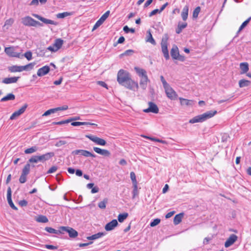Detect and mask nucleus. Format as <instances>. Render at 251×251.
Segmentation results:
<instances>
[{"instance_id":"obj_41","label":"nucleus","mask_w":251,"mask_h":251,"mask_svg":"<svg viewBox=\"0 0 251 251\" xmlns=\"http://www.w3.org/2000/svg\"><path fill=\"white\" fill-rule=\"evenodd\" d=\"M27 107V104H25L21 108H20L18 110L16 111L19 116L24 113L25 111L26 108Z\"/></svg>"},{"instance_id":"obj_40","label":"nucleus","mask_w":251,"mask_h":251,"mask_svg":"<svg viewBox=\"0 0 251 251\" xmlns=\"http://www.w3.org/2000/svg\"><path fill=\"white\" fill-rule=\"evenodd\" d=\"M251 20V17H249L247 20H246L245 22H244L242 23V24L240 26L239 30H238V32H240V31H241L248 24V23L250 22Z\"/></svg>"},{"instance_id":"obj_43","label":"nucleus","mask_w":251,"mask_h":251,"mask_svg":"<svg viewBox=\"0 0 251 251\" xmlns=\"http://www.w3.org/2000/svg\"><path fill=\"white\" fill-rule=\"evenodd\" d=\"M201 11V8L199 6L197 7L194 10L193 13V17L194 18H197Z\"/></svg>"},{"instance_id":"obj_42","label":"nucleus","mask_w":251,"mask_h":251,"mask_svg":"<svg viewBox=\"0 0 251 251\" xmlns=\"http://www.w3.org/2000/svg\"><path fill=\"white\" fill-rule=\"evenodd\" d=\"M27 107V104H25L21 108H20L18 110L16 111L19 116L24 113L25 111L26 108Z\"/></svg>"},{"instance_id":"obj_16","label":"nucleus","mask_w":251,"mask_h":251,"mask_svg":"<svg viewBox=\"0 0 251 251\" xmlns=\"http://www.w3.org/2000/svg\"><path fill=\"white\" fill-rule=\"evenodd\" d=\"M237 236L234 234L230 235L225 243V246L228 248L231 246L237 240Z\"/></svg>"},{"instance_id":"obj_12","label":"nucleus","mask_w":251,"mask_h":251,"mask_svg":"<svg viewBox=\"0 0 251 251\" xmlns=\"http://www.w3.org/2000/svg\"><path fill=\"white\" fill-rule=\"evenodd\" d=\"M74 155H81L85 157H95L96 155L91 152L84 150H76L72 151V153Z\"/></svg>"},{"instance_id":"obj_19","label":"nucleus","mask_w":251,"mask_h":251,"mask_svg":"<svg viewBox=\"0 0 251 251\" xmlns=\"http://www.w3.org/2000/svg\"><path fill=\"white\" fill-rule=\"evenodd\" d=\"M118 223L116 220H113L110 222L107 223L105 226V229L106 231H110L113 230L116 226H117Z\"/></svg>"},{"instance_id":"obj_28","label":"nucleus","mask_w":251,"mask_h":251,"mask_svg":"<svg viewBox=\"0 0 251 251\" xmlns=\"http://www.w3.org/2000/svg\"><path fill=\"white\" fill-rule=\"evenodd\" d=\"M183 213H179L176 215L174 218V223L175 225L179 224L182 221Z\"/></svg>"},{"instance_id":"obj_47","label":"nucleus","mask_w":251,"mask_h":251,"mask_svg":"<svg viewBox=\"0 0 251 251\" xmlns=\"http://www.w3.org/2000/svg\"><path fill=\"white\" fill-rule=\"evenodd\" d=\"M130 176L133 184H137L135 174L133 172H132L130 173Z\"/></svg>"},{"instance_id":"obj_35","label":"nucleus","mask_w":251,"mask_h":251,"mask_svg":"<svg viewBox=\"0 0 251 251\" xmlns=\"http://www.w3.org/2000/svg\"><path fill=\"white\" fill-rule=\"evenodd\" d=\"M36 221L39 223H46L49 220L47 217L44 215L39 216L36 219Z\"/></svg>"},{"instance_id":"obj_1","label":"nucleus","mask_w":251,"mask_h":251,"mask_svg":"<svg viewBox=\"0 0 251 251\" xmlns=\"http://www.w3.org/2000/svg\"><path fill=\"white\" fill-rule=\"evenodd\" d=\"M117 81L121 85L132 91H135L139 88L138 83L131 78L129 73L123 69L120 70L118 73Z\"/></svg>"},{"instance_id":"obj_30","label":"nucleus","mask_w":251,"mask_h":251,"mask_svg":"<svg viewBox=\"0 0 251 251\" xmlns=\"http://www.w3.org/2000/svg\"><path fill=\"white\" fill-rule=\"evenodd\" d=\"M15 99V96L14 94L10 93L8 94L7 96L2 98L0 101H6L8 100H14Z\"/></svg>"},{"instance_id":"obj_23","label":"nucleus","mask_w":251,"mask_h":251,"mask_svg":"<svg viewBox=\"0 0 251 251\" xmlns=\"http://www.w3.org/2000/svg\"><path fill=\"white\" fill-rule=\"evenodd\" d=\"M179 99L182 105L192 106L194 103V101L193 100H189L182 98H179Z\"/></svg>"},{"instance_id":"obj_14","label":"nucleus","mask_w":251,"mask_h":251,"mask_svg":"<svg viewBox=\"0 0 251 251\" xmlns=\"http://www.w3.org/2000/svg\"><path fill=\"white\" fill-rule=\"evenodd\" d=\"M12 196V191L10 187H8L7 191V199L8 204L14 210H17L18 208L14 204L11 198Z\"/></svg>"},{"instance_id":"obj_51","label":"nucleus","mask_w":251,"mask_h":251,"mask_svg":"<svg viewBox=\"0 0 251 251\" xmlns=\"http://www.w3.org/2000/svg\"><path fill=\"white\" fill-rule=\"evenodd\" d=\"M70 122H71V120H69V119H67L66 120L61 121L58 122H53L52 124L53 125H63V124L69 123Z\"/></svg>"},{"instance_id":"obj_48","label":"nucleus","mask_w":251,"mask_h":251,"mask_svg":"<svg viewBox=\"0 0 251 251\" xmlns=\"http://www.w3.org/2000/svg\"><path fill=\"white\" fill-rule=\"evenodd\" d=\"M110 14V11H107L105 13H104L101 17L100 18V20L103 22L105 21V20L108 17Z\"/></svg>"},{"instance_id":"obj_56","label":"nucleus","mask_w":251,"mask_h":251,"mask_svg":"<svg viewBox=\"0 0 251 251\" xmlns=\"http://www.w3.org/2000/svg\"><path fill=\"white\" fill-rule=\"evenodd\" d=\"M44 246L46 249L50 250H54L57 249V246H54L53 245H45Z\"/></svg>"},{"instance_id":"obj_2","label":"nucleus","mask_w":251,"mask_h":251,"mask_svg":"<svg viewBox=\"0 0 251 251\" xmlns=\"http://www.w3.org/2000/svg\"><path fill=\"white\" fill-rule=\"evenodd\" d=\"M216 110H210L202 114L198 115L190 119L189 121L190 124L196 123H202L206 120L213 117L217 114Z\"/></svg>"},{"instance_id":"obj_61","label":"nucleus","mask_w":251,"mask_h":251,"mask_svg":"<svg viewBox=\"0 0 251 251\" xmlns=\"http://www.w3.org/2000/svg\"><path fill=\"white\" fill-rule=\"evenodd\" d=\"M68 109V106L67 105H64L61 107H58L55 108L56 112L58 111H60V110H66Z\"/></svg>"},{"instance_id":"obj_57","label":"nucleus","mask_w":251,"mask_h":251,"mask_svg":"<svg viewBox=\"0 0 251 251\" xmlns=\"http://www.w3.org/2000/svg\"><path fill=\"white\" fill-rule=\"evenodd\" d=\"M26 175H24L23 174H22L21 175L20 178H19V181L20 183H24L25 182V181L26 180Z\"/></svg>"},{"instance_id":"obj_5","label":"nucleus","mask_w":251,"mask_h":251,"mask_svg":"<svg viewBox=\"0 0 251 251\" xmlns=\"http://www.w3.org/2000/svg\"><path fill=\"white\" fill-rule=\"evenodd\" d=\"M22 24L25 25L27 26H42L43 24L40 23L39 22L37 21L30 17V16H25L23 17L21 19Z\"/></svg>"},{"instance_id":"obj_17","label":"nucleus","mask_w":251,"mask_h":251,"mask_svg":"<svg viewBox=\"0 0 251 251\" xmlns=\"http://www.w3.org/2000/svg\"><path fill=\"white\" fill-rule=\"evenodd\" d=\"M50 71V67L44 66L38 70L37 75L39 76H42L47 75Z\"/></svg>"},{"instance_id":"obj_60","label":"nucleus","mask_w":251,"mask_h":251,"mask_svg":"<svg viewBox=\"0 0 251 251\" xmlns=\"http://www.w3.org/2000/svg\"><path fill=\"white\" fill-rule=\"evenodd\" d=\"M19 116H20L19 115L18 113L16 111H15L10 116V120H13Z\"/></svg>"},{"instance_id":"obj_21","label":"nucleus","mask_w":251,"mask_h":251,"mask_svg":"<svg viewBox=\"0 0 251 251\" xmlns=\"http://www.w3.org/2000/svg\"><path fill=\"white\" fill-rule=\"evenodd\" d=\"M19 78H20V77H16V76L11 77H6V78H4L2 80V82L3 83L7 84H10V83H14L17 82V81H18V80L19 79Z\"/></svg>"},{"instance_id":"obj_11","label":"nucleus","mask_w":251,"mask_h":251,"mask_svg":"<svg viewBox=\"0 0 251 251\" xmlns=\"http://www.w3.org/2000/svg\"><path fill=\"white\" fill-rule=\"evenodd\" d=\"M62 230V234L64 233V232L68 233L70 238H75L77 236L78 232L72 227L68 226H61Z\"/></svg>"},{"instance_id":"obj_15","label":"nucleus","mask_w":251,"mask_h":251,"mask_svg":"<svg viewBox=\"0 0 251 251\" xmlns=\"http://www.w3.org/2000/svg\"><path fill=\"white\" fill-rule=\"evenodd\" d=\"M32 15H33V16L36 18L37 19H38V20H39L40 21H42V22H43L44 23H45L46 24H50V25H57V23L56 22L51 20H50V19H46L43 17H41V16H40L38 14H32Z\"/></svg>"},{"instance_id":"obj_49","label":"nucleus","mask_w":251,"mask_h":251,"mask_svg":"<svg viewBox=\"0 0 251 251\" xmlns=\"http://www.w3.org/2000/svg\"><path fill=\"white\" fill-rule=\"evenodd\" d=\"M143 137L145 138H147V139H149L152 141H156V142H159V143H163V144H164L166 143V142L164 140H160L159 139H156V138H151V137H148V136H142Z\"/></svg>"},{"instance_id":"obj_8","label":"nucleus","mask_w":251,"mask_h":251,"mask_svg":"<svg viewBox=\"0 0 251 251\" xmlns=\"http://www.w3.org/2000/svg\"><path fill=\"white\" fill-rule=\"evenodd\" d=\"M63 43V40L61 39H57L55 40L54 44L48 48V50L55 52L61 48Z\"/></svg>"},{"instance_id":"obj_18","label":"nucleus","mask_w":251,"mask_h":251,"mask_svg":"<svg viewBox=\"0 0 251 251\" xmlns=\"http://www.w3.org/2000/svg\"><path fill=\"white\" fill-rule=\"evenodd\" d=\"M94 151L98 154L104 156H109L110 155V152L107 150L101 149L98 147H94Z\"/></svg>"},{"instance_id":"obj_27","label":"nucleus","mask_w":251,"mask_h":251,"mask_svg":"<svg viewBox=\"0 0 251 251\" xmlns=\"http://www.w3.org/2000/svg\"><path fill=\"white\" fill-rule=\"evenodd\" d=\"M45 230L50 233L56 234H62V230L61 229V227L59 228V230H56L50 227H45Z\"/></svg>"},{"instance_id":"obj_53","label":"nucleus","mask_w":251,"mask_h":251,"mask_svg":"<svg viewBox=\"0 0 251 251\" xmlns=\"http://www.w3.org/2000/svg\"><path fill=\"white\" fill-rule=\"evenodd\" d=\"M123 30L126 33L130 32L131 33L135 32V29L134 28H129L127 25H126L123 28Z\"/></svg>"},{"instance_id":"obj_31","label":"nucleus","mask_w":251,"mask_h":251,"mask_svg":"<svg viewBox=\"0 0 251 251\" xmlns=\"http://www.w3.org/2000/svg\"><path fill=\"white\" fill-rule=\"evenodd\" d=\"M14 20L13 18H10L6 20L5 22L3 27L6 28V29H8L9 27H10L14 23Z\"/></svg>"},{"instance_id":"obj_36","label":"nucleus","mask_w":251,"mask_h":251,"mask_svg":"<svg viewBox=\"0 0 251 251\" xmlns=\"http://www.w3.org/2000/svg\"><path fill=\"white\" fill-rule=\"evenodd\" d=\"M73 15L72 12H65L63 13H60L56 15V17L59 19H62L64 18L65 17H66L67 16H69Z\"/></svg>"},{"instance_id":"obj_34","label":"nucleus","mask_w":251,"mask_h":251,"mask_svg":"<svg viewBox=\"0 0 251 251\" xmlns=\"http://www.w3.org/2000/svg\"><path fill=\"white\" fill-rule=\"evenodd\" d=\"M104 235L102 232H99L97 234H94L92 236H88L87 239L89 240H95L102 237Z\"/></svg>"},{"instance_id":"obj_37","label":"nucleus","mask_w":251,"mask_h":251,"mask_svg":"<svg viewBox=\"0 0 251 251\" xmlns=\"http://www.w3.org/2000/svg\"><path fill=\"white\" fill-rule=\"evenodd\" d=\"M127 213H124L123 214H120L118 215V219L119 222L122 223L126 219V218L128 217Z\"/></svg>"},{"instance_id":"obj_10","label":"nucleus","mask_w":251,"mask_h":251,"mask_svg":"<svg viewBox=\"0 0 251 251\" xmlns=\"http://www.w3.org/2000/svg\"><path fill=\"white\" fill-rule=\"evenodd\" d=\"M86 137L89 139L97 145L105 146L106 144V142L104 139L100 138L97 136L92 135H86Z\"/></svg>"},{"instance_id":"obj_63","label":"nucleus","mask_w":251,"mask_h":251,"mask_svg":"<svg viewBox=\"0 0 251 251\" xmlns=\"http://www.w3.org/2000/svg\"><path fill=\"white\" fill-rule=\"evenodd\" d=\"M157 13H161L159 11V9H155L153 10H152L149 14V16L150 17H151L154 15H155L156 14H157Z\"/></svg>"},{"instance_id":"obj_4","label":"nucleus","mask_w":251,"mask_h":251,"mask_svg":"<svg viewBox=\"0 0 251 251\" xmlns=\"http://www.w3.org/2000/svg\"><path fill=\"white\" fill-rule=\"evenodd\" d=\"M34 64V63H30L25 66L13 65L9 67L8 70L11 73L21 72L23 71H26L28 69H32Z\"/></svg>"},{"instance_id":"obj_55","label":"nucleus","mask_w":251,"mask_h":251,"mask_svg":"<svg viewBox=\"0 0 251 251\" xmlns=\"http://www.w3.org/2000/svg\"><path fill=\"white\" fill-rule=\"evenodd\" d=\"M28 60H30L32 59V52L30 51L26 52L24 55Z\"/></svg>"},{"instance_id":"obj_64","label":"nucleus","mask_w":251,"mask_h":251,"mask_svg":"<svg viewBox=\"0 0 251 251\" xmlns=\"http://www.w3.org/2000/svg\"><path fill=\"white\" fill-rule=\"evenodd\" d=\"M181 29H183L187 26V24L186 23H179L177 25Z\"/></svg>"},{"instance_id":"obj_39","label":"nucleus","mask_w":251,"mask_h":251,"mask_svg":"<svg viewBox=\"0 0 251 251\" xmlns=\"http://www.w3.org/2000/svg\"><path fill=\"white\" fill-rule=\"evenodd\" d=\"M108 202L107 199H104L102 201L98 203V206L100 209H105L106 208V203Z\"/></svg>"},{"instance_id":"obj_22","label":"nucleus","mask_w":251,"mask_h":251,"mask_svg":"<svg viewBox=\"0 0 251 251\" xmlns=\"http://www.w3.org/2000/svg\"><path fill=\"white\" fill-rule=\"evenodd\" d=\"M150 82V80L148 78V77H144L143 78H141L140 81V85L141 87L143 89L145 90L147 87V84Z\"/></svg>"},{"instance_id":"obj_7","label":"nucleus","mask_w":251,"mask_h":251,"mask_svg":"<svg viewBox=\"0 0 251 251\" xmlns=\"http://www.w3.org/2000/svg\"><path fill=\"white\" fill-rule=\"evenodd\" d=\"M171 55L172 57L176 60H178L181 61H184L185 60V57L179 54L178 49L176 45L173 46L171 50Z\"/></svg>"},{"instance_id":"obj_50","label":"nucleus","mask_w":251,"mask_h":251,"mask_svg":"<svg viewBox=\"0 0 251 251\" xmlns=\"http://www.w3.org/2000/svg\"><path fill=\"white\" fill-rule=\"evenodd\" d=\"M67 143V142L65 140H59L55 143V146L56 147H60L66 144Z\"/></svg>"},{"instance_id":"obj_6","label":"nucleus","mask_w":251,"mask_h":251,"mask_svg":"<svg viewBox=\"0 0 251 251\" xmlns=\"http://www.w3.org/2000/svg\"><path fill=\"white\" fill-rule=\"evenodd\" d=\"M168 39L169 37L168 34H164L162 38L161 43L162 51L163 53L164 57L166 60L169 59L170 58L167 47Z\"/></svg>"},{"instance_id":"obj_52","label":"nucleus","mask_w":251,"mask_h":251,"mask_svg":"<svg viewBox=\"0 0 251 251\" xmlns=\"http://www.w3.org/2000/svg\"><path fill=\"white\" fill-rule=\"evenodd\" d=\"M160 222V220L159 219H154L153 221L150 223V226L151 227L155 226L158 225Z\"/></svg>"},{"instance_id":"obj_45","label":"nucleus","mask_w":251,"mask_h":251,"mask_svg":"<svg viewBox=\"0 0 251 251\" xmlns=\"http://www.w3.org/2000/svg\"><path fill=\"white\" fill-rule=\"evenodd\" d=\"M56 112V110L55 108L50 109L47 111H46L43 115L42 116H47L51 114L54 113Z\"/></svg>"},{"instance_id":"obj_29","label":"nucleus","mask_w":251,"mask_h":251,"mask_svg":"<svg viewBox=\"0 0 251 251\" xmlns=\"http://www.w3.org/2000/svg\"><path fill=\"white\" fill-rule=\"evenodd\" d=\"M148 35H147V36L146 37V41L147 42H150L151 44L155 45L156 44V42H155L154 39H153V38L152 37V34H151V31H148Z\"/></svg>"},{"instance_id":"obj_26","label":"nucleus","mask_w":251,"mask_h":251,"mask_svg":"<svg viewBox=\"0 0 251 251\" xmlns=\"http://www.w3.org/2000/svg\"><path fill=\"white\" fill-rule=\"evenodd\" d=\"M189 6L186 5L183 8L181 12V17L183 21H186L187 19L188 15Z\"/></svg>"},{"instance_id":"obj_62","label":"nucleus","mask_w":251,"mask_h":251,"mask_svg":"<svg viewBox=\"0 0 251 251\" xmlns=\"http://www.w3.org/2000/svg\"><path fill=\"white\" fill-rule=\"evenodd\" d=\"M19 204L21 206H26L27 205V201L26 200H23L19 201Z\"/></svg>"},{"instance_id":"obj_13","label":"nucleus","mask_w":251,"mask_h":251,"mask_svg":"<svg viewBox=\"0 0 251 251\" xmlns=\"http://www.w3.org/2000/svg\"><path fill=\"white\" fill-rule=\"evenodd\" d=\"M149 107L147 109H144L143 111L145 113L152 112L153 113H158L159 109L157 106L152 102H149Z\"/></svg>"},{"instance_id":"obj_44","label":"nucleus","mask_w":251,"mask_h":251,"mask_svg":"<svg viewBox=\"0 0 251 251\" xmlns=\"http://www.w3.org/2000/svg\"><path fill=\"white\" fill-rule=\"evenodd\" d=\"M133 190L132 191V199H134L136 196L138 194V188H137V184H133Z\"/></svg>"},{"instance_id":"obj_38","label":"nucleus","mask_w":251,"mask_h":251,"mask_svg":"<svg viewBox=\"0 0 251 251\" xmlns=\"http://www.w3.org/2000/svg\"><path fill=\"white\" fill-rule=\"evenodd\" d=\"M30 171V164L29 163H27L23 168L22 170V174L24 175H27Z\"/></svg>"},{"instance_id":"obj_58","label":"nucleus","mask_w":251,"mask_h":251,"mask_svg":"<svg viewBox=\"0 0 251 251\" xmlns=\"http://www.w3.org/2000/svg\"><path fill=\"white\" fill-rule=\"evenodd\" d=\"M160 80L162 83V84H163V87H165L166 86H167L168 85H169L167 82V81L165 80V79H164V77L163 75H161L160 76Z\"/></svg>"},{"instance_id":"obj_32","label":"nucleus","mask_w":251,"mask_h":251,"mask_svg":"<svg viewBox=\"0 0 251 251\" xmlns=\"http://www.w3.org/2000/svg\"><path fill=\"white\" fill-rule=\"evenodd\" d=\"M38 150V147L36 146H34L31 147L30 148L27 149L25 150V154H31L34 153L37 151Z\"/></svg>"},{"instance_id":"obj_9","label":"nucleus","mask_w":251,"mask_h":251,"mask_svg":"<svg viewBox=\"0 0 251 251\" xmlns=\"http://www.w3.org/2000/svg\"><path fill=\"white\" fill-rule=\"evenodd\" d=\"M164 88L168 98L172 100H174L176 99L177 96L176 93L170 86V85H168L167 86L164 87Z\"/></svg>"},{"instance_id":"obj_54","label":"nucleus","mask_w":251,"mask_h":251,"mask_svg":"<svg viewBox=\"0 0 251 251\" xmlns=\"http://www.w3.org/2000/svg\"><path fill=\"white\" fill-rule=\"evenodd\" d=\"M103 21L99 19L94 25L92 30L96 29L98 27L101 25L103 24Z\"/></svg>"},{"instance_id":"obj_25","label":"nucleus","mask_w":251,"mask_h":251,"mask_svg":"<svg viewBox=\"0 0 251 251\" xmlns=\"http://www.w3.org/2000/svg\"><path fill=\"white\" fill-rule=\"evenodd\" d=\"M240 68L241 70V74L246 73L249 70V65L247 62L241 63L240 64Z\"/></svg>"},{"instance_id":"obj_46","label":"nucleus","mask_w":251,"mask_h":251,"mask_svg":"<svg viewBox=\"0 0 251 251\" xmlns=\"http://www.w3.org/2000/svg\"><path fill=\"white\" fill-rule=\"evenodd\" d=\"M134 52V50H126L124 53H122L120 55V56L122 57L123 56H130L132 55Z\"/></svg>"},{"instance_id":"obj_33","label":"nucleus","mask_w":251,"mask_h":251,"mask_svg":"<svg viewBox=\"0 0 251 251\" xmlns=\"http://www.w3.org/2000/svg\"><path fill=\"white\" fill-rule=\"evenodd\" d=\"M250 84V81L245 79H241L239 81V85L240 88L248 86Z\"/></svg>"},{"instance_id":"obj_24","label":"nucleus","mask_w":251,"mask_h":251,"mask_svg":"<svg viewBox=\"0 0 251 251\" xmlns=\"http://www.w3.org/2000/svg\"><path fill=\"white\" fill-rule=\"evenodd\" d=\"M4 51L5 53L10 57H13L16 52L15 51V47H14L5 48L4 49Z\"/></svg>"},{"instance_id":"obj_20","label":"nucleus","mask_w":251,"mask_h":251,"mask_svg":"<svg viewBox=\"0 0 251 251\" xmlns=\"http://www.w3.org/2000/svg\"><path fill=\"white\" fill-rule=\"evenodd\" d=\"M134 70L139 75V76L141 78L148 76L146 71L142 68H140L138 67H135Z\"/></svg>"},{"instance_id":"obj_3","label":"nucleus","mask_w":251,"mask_h":251,"mask_svg":"<svg viewBox=\"0 0 251 251\" xmlns=\"http://www.w3.org/2000/svg\"><path fill=\"white\" fill-rule=\"evenodd\" d=\"M54 155L53 152H47L41 155L32 156L29 160L28 162L37 163L39 162H44L49 160Z\"/></svg>"},{"instance_id":"obj_59","label":"nucleus","mask_w":251,"mask_h":251,"mask_svg":"<svg viewBox=\"0 0 251 251\" xmlns=\"http://www.w3.org/2000/svg\"><path fill=\"white\" fill-rule=\"evenodd\" d=\"M57 169V167L55 166L51 167L48 171V174H51L55 172Z\"/></svg>"}]
</instances>
